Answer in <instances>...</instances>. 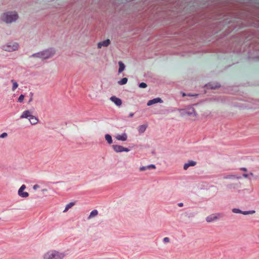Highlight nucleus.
<instances>
[{
    "instance_id": "nucleus-1",
    "label": "nucleus",
    "mask_w": 259,
    "mask_h": 259,
    "mask_svg": "<svg viewBox=\"0 0 259 259\" xmlns=\"http://www.w3.org/2000/svg\"><path fill=\"white\" fill-rule=\"evenodd\" d=\"M56 49L54 48H49L41 51L32 54L30 57L37 58L42 60H47L52 58L56 53Z\"/></svg>"
},
{
    "instance_id": "nucleus-2",
    "label": "nucleus",
    "mask_w": 259,
    "mask_h": 259,
    "mask_svg": "<svg viewBox=\"0 0 259 259\" xmlns=\"http://www.w3.org/2000/svg\"><path fill=\"white\" fill-rule=\"evenodd\" d=\"M19 16L16 12H7L1 16V19L7 24H11L17 21Z\"/></svg>"
},
{
    "instance_id": "nucleus-3",
    "label": "nucleus",
    "mask_w": 259,
    "mask_h": 259,
    "mask_svg": "<svg viewBox=\"0 0 259 259\" xmlns=\"http://www.w3.org/2000/svg\"><path fill=\"white\" fill-rule=\"evenodd\" d=\"M65 256L64 252L52 250H50L43 255L44 259H63Z\"/></svg>"
},
{
    "instance_id": "nucleus-4",
    "label": "nucleus",
    "mask_w": 259,
    "mask_h": 259,
    "mask_svg": "<svg viewBox=\"0 0 259 259\" xmlns=\"http://www.w3.org/2000/svg\"><path fill=\"white\" fill-rule=\"evenodd\" d=\"M178 111L180 112V115L182 117L186 115L194 116L195 117L197 116L195 109L192 106H188L184 109H179Z\"/></svg>"
},
{
    "instance_id": "nucleus-5",
    "label": "nucleus",
    "mask_w": 259,
    "mask_h": 259,
    "mask_svg": "<svg viewBox=\"0 0 259 259\" xmlns=\"http://www.w3.org/2000/svg\"><path fill=\"white\" fill-rule=\"evenodd\" d=\"M19 45L18 42H10L2 46V48L4 51L7 52H13L19 49Z\"/></svg>"
},
{
    "instance_id": "nucleus-6",
    "label": "nucleus",
    "mask_w": 259,
    "mask_h": 259,
    "mask_svg": "<svg viewBox=\"0 0 259 259\" xmlns=\"http://www.w3.org/2000/svg\"><path fill=\"white\" fill-rule=\"evenodd\" d=\"M221 217L220 213L212 214L206 218V221L207 223H211L218 220Z\"/></svg>"
},
{
    "instance_id": "nucleus-7",
    "label": "nucleus",
    "mask_w": 259,
    "mask_h": 259,
    "mask_svg": "<svg viewBox=\"0 0 259 259\" xmlns=\"http://www.w3.org/2000/svg\"><path fill=\"white\" fill-rule=\"evenodd\" d=\"M110 100L113 102L117 106H120L121 105V100L120 98L116 97V96L111 97Z\"/></svg>"
},
{
    "instance_id": "nucleus-8",
    "label": "nucleus",
    "mask_w": 259,
    "mask_h": 259,
    "mask_svg": "<svg viewBox=\"0 0 259 259\" xmlns=\"http://www.w3.org/2000/svg\"><path fill=\"white\" fill-rule=\"evenodd\" d=\"M157 103H163V100L160 98H156L153 99L149 100L147 102V106H151Z\"/></svg>"
},
{
    "instance_id": "nucleus-9",
    "label": "nucleus",
    "mask_w": 259,
    "mask_h": 259,
    "mask_svg": "<svg viewBox=\"0 0 259 259\" xmlns=\"http://www.w3.org/2000/svg\"><path fill=\"white\" fill-rule=\"evenodd\" d=\"M110 43V40L109 39H107L106 40H104L103 41H100L98 43V48L100 49L102 48V47H108Z\"/></svg>"
},
{
    "instance_id": "nucleus-10",
    "label": "nucleus",
    "mask_w": 259,
    "mask_h": 259,
    "mask_svg": "<svg viewBox=\"0 0 259 259\" xmlns=\"http://www.w3.org/2000/svg\"><path fill=\"white\" fill-rule=\"evenodd\" d=\"M115 138L118 141H125L127 139V136L125 133H123L121 135H116Z\"/></svg>"
},
{
    "instance_id": "nucleus-11",
    "label": "nucleus",
    "mask_w": 259,
    "mask_h": 259,
    "mask_svg": "<svg viewBox=\"0 0 259 259\" xmlns=\"http://www.w3.org/2000/svg\"><path fill=\"white\" fill-rule=\"evenodd\" d=\"M196 164V162L193 160H189L188 162L185 163L184 165V169L186 170L190 166H195Z\"/></svg>"
},
{
    "instance_id": "nucleus-12",
    "label": "nucleus",
    "mask_w": 259,
    "mask_h": 259,
    "mask_svg": "<svg viewBox=\"0 0 259 259\" xmlns=\"http://www.w3.org/2000/svg\"><path fill=\"white\" fill-rule=\"evenodd\" d=\"M151 168L155 169L156 168L155 165L153 164H149V165H148L146 166H143L139 168V170L140 171H144V170H147L148 169H151Z\"/></svg>"
},
{
    "instance_id": "nucleus-13",
    "label": "nucleus",
    "mask_w": 259,
    "mask_h": 259,
    "mask_svg": "<svg viewBox=\"0 0 259 259\" xmlns=\"http://www.w3.org/2000/svg\"><path fill=\"white\" fill-rule=\"evenodd\" d=\"M31 112L29 110L24 111L20 116V118H29L31 116Z\"/></svg>"
},
{
    "instance_id": "nucleus-14",
    "label": "nucleus",
    "mask_w": 259,
    "mask_h": 259,
    "mask_svg": "<svg viewBox=\"0 0 259 259\" xmlns=\"http://www.w3.org/2000/svg\"><path fill=\"white\" fill-rule=\"evenodd\" d=\"M31 112L29 110L24 111L20 116V118H29L31 116Z\"/></svg>"
},
{
    "instance_id": "nucleus-15",
    "label": "nucleus",
    "mask_w": 259,
    "mask_h": 259,
    "mask_svg": "<svg viewBox=\"0 0 259 259\" xmlns=\"http://www.w3.org/2000/svg\"><path fill=\"white\" fill-rule=\"evenodd\" d=\"M123 146L118 145H113L112 148L114 151L116 153H119L122 152Z\"/></svg>"
},
{
    "instance_id": "nucleus-16",
    "label": "nucleus",
    "mask_w": 259,
    "mask_h": 259,
    "mask_svg": "<svg viewBox=\"0 0 259 259\" xmlns=\"http://www.w3.org/2000/svg\"><path fill=\"white\" fill-rule=\"evenodd\" d=\"M148 127V125L147 124H142L139 126L138 127V132L139 134H143L144 133L146 128Z\"/></svg>"
},
{
    "instance_id": "nucleus-17",
    "label": "nucleus",
    "mask_w": 259,
    "mask_h": 259,
    "mask_svg": "<svg viewBox=\"0 0 259 259\" xmlns=\"http://www.w3.org/2000/svg\"><path fill=\"white\" fill-rule=\"evenodd\" d=\"M28 120L30 123L33 125L36 124L38 121L37 118L32 115L28 118Z\"/></svg>"
},
{
    "instance_id": "nucleus-18",
    "label": "nucleus",
    "mask_w": 259,
    "mask_h": 259,
    "mask_svg": "<svg viewBox=\"0 0 259 259\" xmlns=\"http://www.w3.org/2000/svg\"><path fill=\"white\" fill-rule=\"evenodd\" d=\"M18 195L22 198H26L29 196V193L27 192H24L23 190H18Z\"/></svg>"
},
{
    "instance_id": "nucleus-19",
    "label": "nucleus",
    "mask_w": 259,
    "mask_h": 259,
    "mask_svg": "<svg viewBox=\"0 0 259 259\" xmlns=\"http://www.w3.org/2000/svg\"><path fill=\"white\" fill-rule=\"evenodd\" d=\"M119 68H118V73H121L125 68V65L121 61L118 62Z\"/></svg>"
},
{
    "instance_id": "nucleus-20",
    "label": "nucleus",
    "mask_w": 259,
    "mask_h": 259,
    "mask_svg": "<svg viewBox=\"0 0 259 259\" xmlns=\"http://www.w3.org/2000/svg\"><path fill=\"white\" fill-rule=\"evenodd\" d=\"M205 86L207 87L208 89H215L217 88H220L221 85L219 83H217L215 84L209 83L208 84H206Z\"/></svg>"
},
{
    "instance_id": "nucleus-21",
    "label": "nucleus",
    "mask_w": 259,
    "mask_h": 259,
    "mask_svg": "<svg viewBox=\"0 0 259 259\" xmlns=\"http://www.w3.org/2000/svg\"><path fill=\"white\" fill-rule=\"evenodd\" d=\"M98 214V211L97 209H94L92 210L88 217V219H90L93 217H96Z\"/></svg>"
},
{
    "instance_id": "nucleus-22",
    "label": "nucleus",
    "mask_w": 259,
    "mask_h": 259,
    "mask_svg": "<svg viewBox=\"0 0 259 259\" xmlns=\"http://www.w3.org/2000/svg\"><path fill=\"white\" fill-rule=\"evenodd\" d=\"M105 138L109 144H111L112 143V139L110 135L106 134L105 136Z\"/></svg>"
},
{
    "instance_id": "nucleus-23",
    "label": "nucleus",
    "mask_w": 259,
    "mask_h": 259,
    "mask_svg": "<svg viewBox=\"0 0 259 259\" xmlns=\"http://www.w3.org/2000/svg\"><path fill=\"white\" fill-rule=\"evenodd\" d=\"M128 81V79L126 77H124L122 78L121 80L118 81L117 83L119 85H122L125 84Z\"/></svg>"
},
{
    "instance_id": "nucleus-24",
    "label": "nucleus",
    "mask_w": 259,
    "mask_h": 259,
    "mask_svg": "<svg viewBox=\"0 0 259 259\" xmlns=\"http://www.w3.org/2000/svg\"><path fill=\"white\" fill-rule=\"evenodd\" d=\"M75 204L74 202H71L68 203L66 206L64 210H63V212L67 211L69 208L72 207Z\"/></svg>"
},
{
    "instance_id": "nucleus-25",
    "label": "nucleus",
    "mask_w": 259,
    "mask_h": 259,
    "mask_svg": "<svg viewBox=\"0 0 259 259\" xmlns=\"http://www.w3.org/2000/svg\"><path fill=\"white\" fill-rule=\"evenodd\" d=\"M11 82L13 83L12 90L13 91H14L17 88L18 84L16 81H14L13 79L11 80Z\"/></svg>"
},
{
    "instance_id": "nucleus-26",
    "label": "nucleus",
    "mask_w": 259,
    "mask_h": 259,
    "mask_svg": "<svg viewBox=\"0 0 259 259\" xmlns=\"http://www.w3.org/2000/svg\"><path fill=\"white\" fill-rule=\"evenodd\" d=\"M255 213L254 210L242 211V214L244 215L251 214Z\"/></svg>"
},
{
    "instance_id": "nucleus-27",
    "label": "nucleus",
    "mask_w": 259,
    "mask_h": 259,
    "mask_svg": "<svg viewBox=\"0 0 259 259\" xmlns=\"http://www.w3.org/2000/svg\"><path fill=\"white\" fill-rule=\"evenodd\" d=\"M232 212L235 213H241L242 212V210L239 208H233L232 210Z\"/></svg>"
},
{
    "instance_id": "nucleus-28",
    "label": "nucleus",
    "mask_w": 259,
    "mask_h": 259,
    "mask_svg": "<svg viewBox=\"0 0 259 259\" xmlns=\"http://www.w3.org/2000/svg\"><path fill=\"white\" fill-rule=\"evenodd\" d=\"M236 178L235 175H226L224 177V179H231Z\"/></svg>"
},
{
    "instance_id": "nucleus-29",
    "label": "nucleus",
    "mask_w": 259,
    "mask_h": 259,
    "mask_svg": "<svg viewBox=\"0 0 259 259\" xmlns=\"http://www.w3.org/2000/svg\"><path fill=\"white\" fill-rule=\"evenodd\" d=\"M147 87V84L145 82H141L139 84V87L140 88H146Z\"/></svg>"
},
{
    "instance_id": "nucleus-30",
    "label": "nucleus",
    "mask_w": 259,
    "mask_h": 259,
    "mask_svg": "<svg viewBox=\"0 0 259 259\" xmlns=\"http://www.w3.org/2000/svg\"><path fill=\"white\" fill-rule=\"evenodd\" d=\"M24 98V96L23 94H21L18 99V102L19 103H22Z\"/></svg>"
},
{
    "instance_id": "nucleus-31",
    "label": "nucleus",
    "mask_w": 259,
    "mask_h": 259,
    "mask_svg": "<svg viewBox=\"0 0 259 259\" xmlns=\"http://www.w3.org/2000/svg\"><path fill=\"white\" fill-rule=\"evenodd\" d=\"M178 109H178L177 108L171 107L170 109H169L168 110H167V111L168 112H176L177 111H178Z\"/></svg>"
},
{
    "instance_id": "nucleus-32",
    "label": "nucleus",
    "mask_w": 259,
    "mask_h": 259,
    "mask_svg": "<svg viewBox=\"0 0 259 259\" xmlns=\"http://www.w3.org/2000/svg\"><path fill=\"white\" fill-rule=\"evenodd\" d=\"M227 187L228 189H232V188L235 189L236 187V184H232L228 185Z\"/></svg>"
},
{
    "instance_id": "nucleus-33",
    "label": "nucleus",
    "mask_w": 259,
    "mask_h": 259,
    "mask_svg": "<svg viewBox=\"0 0 259 259\" xmlns=\"http://www.w3.org/2000/svg\"><path fill=\"white\" fill-rule=\"evenodd\" d=\"M29 96H30V99L29 100L28 103H30L32 101L33 93L32 92H30L29 93Z\"/></svg>"
},
{
    "instance_id": "nucleus-34",
    "label": "nucleus",
    "mask_w": 259,
    "mask_h": 259,
    "mask_svg": "<svg viewBox=\"0 0 259 259\" xmlns=\"http://www.w3.org/2000/svg\"><path fill=\"white\" fill-rule=\"evenodd\" d=\"M8 136V134L7 133H3L1 135H0V138H5Z\"/></svg>"
},
{
    "instance_id": "nucleus-35",
    "label": "nucleus",
    "mask_w": 259,
    "mask_h": 259,
    "mask_svg": "<svg viewBox=\"0 0 259 259\" xmlns=\"http://www.w3.org/2000/svg\"><path fill=\"white\" fill-rule=\"evenodd\" d=\"M253 174L252 172H250L249 174H243V177L244 178H247L249 177V176H253Z\"/></svg>"
},
{
    "instance_id": "nucleus-36",
    "label": "nucleus",
    "mask_w": 259,
    "mask_h": 259,
    "mask_svg": "<svg viewBox=\"0 0 259 259\" xmlns=\"http://www.w3.org/2000/svg\"><path fill=\"white\" fill-rule=\"evenodd\" d=\"M169 238L168 237H165L163 238V242L164 243H168L169 242Z\"/></svg>"
},
{
    "instance_id": "nucleus-37",
    "label": "nucleus",
    "mask_w": 259,
    "mask_h": 259,
    "mask_svg": "<svg viewBox=\"0 0 259 259\" xmlns=\"http://www.w3.org/2000/svg\"><path fill=\"white\" fill-rule=\"evenodd\" d=\"M130 151V149L127 148L122 147V152H129Z\"/></svg>"
},
{
    "instance_id": "nucleus-38",
    "label": "nucleus",
    "mask_w": 259,
    "mask_h": 259,
    "mask_svg": "<svg viewBox=\"0 0 259 259\" xmlns=\"http://www.w3.org/2000/svg\"><path fill=\"white\" fill-rule=\"evenodd\" d=\"M26 189V186L25 185H22L18 190H23L24 191Z\"/></svg>"
},
{
    "instance_id": "nucleus-39",
    "label": "nucleus",
    "mask_w": 259,
    "mask_h": 259,
    "mask_svg": "<svg viewBox=\"0 0 259 259\" xmlns=\"http://www.w3.org/2000/svg\"><path fill=\"white\" fill-rule=\"evenodd\" d=\"M39 188H40V186L37 184H35L33 186V189H34L35 190H36V189H37Z\"/></svg>"
},
{
    "instance_id": "nucleus-40",
    "label": "nucleus",
    "mask_w": 259,
    "mask_h": 259,
    "mask_svg": "<svg viewBox=\"0 0 259 259\" xmlns=\"http://www.w3.org/2000/svg\"><path fill=\"white\" fill-rule=\"evenodd\" d=\"M240 170H242V171H246L247 168L245 167H241V168H240Z\"/></svg>"
},
{
    "instance_id": "nucleus-41",
    "label": "nucleus",
    "mask_w": 259,
    "mask_h": 259,
    "mask_svg": "<svg viewBox=\"0 0 259 259\" xmlns=\"http://www.w3.org/2000/svg\"><path fill=\"white\" fill-rule=\"evenodd\" d=\"M184 204L182 202H180V203H179L178 204V205L179 206V207H182L183 206Z\"/></svg>"
},
{
    "instance_id": "nucleus-42",
    "label": "nucleus",
    "mask_w": 259,
    "mask_h": 259,
    "mask_svg": "<svg viewBox=\"0 0 259 259\" xmlns=\"http://www.w3.org/2000/svg\"><path fill=\"white\" fill-rule=\"evenodd\" d=\"M134 113L131 112V113H130V114H129V116H130V117H132L134 116Z\"/></svg>"
},
{
    "instance_id": "nucleus-43",
    "label": "nucleus",
    "mask_w": 259,
    "mask_h": 259,
    "mask_svg": "<svg viewBox=\"0 0 259 259\" xmlns=\"http://www.w3.org/2000/svg\"><path fill=\"white\" fill-rule=\"evenodd\" d=\"M41 191L42 192H47V190L46 189H42L41 190Z\"/></svg>"
},
{
    "instance_id": "nucleus-44",
    "label": "nucleus",
    "mask_w": 259,
    "mask_h": 259,
    "mask_svg": "<svg viewBox=\"0 0 259 259\" xmlns=\"http://www.w3.org/2000/svg\"><path fill=\"white\" fill-rule=\"evenodd\" d=\"M182 96H183V97L186 96V94L185 93H183V94H182Z\"/></svg>"
},
{
    "instance_id": "nucleus-45",
    "label": "nucleus",
    "mask_w": 259,
    "mask_h": 259,
    "mask_svg": "<svg viewBox=\"0 0 259 259\" xmlns=\"http://www.w3.org/2000/svg\"><path fill=\"white\" fill-rule=\"evenodd\" d=\"M188 96L190 97V96H193L194 95H192V94H188Z\"/></svg>"
}]
</instances>
